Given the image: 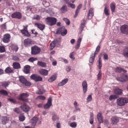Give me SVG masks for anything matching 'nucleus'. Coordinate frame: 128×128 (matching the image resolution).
<instances>
[{
	"mask_svg": "<svg viewBox=\"0 0 128 128\" xmlns=\"http://www.w3.org/2000/svg\"><path fill=\"white\" fill-rule=\"evenodd\" d=\"M128 102V98L122 97L118 98L116 100V103L118 105L120 106H124L125 104Z\"/></svg>",
	"mask_w": 128,
	"mask_h": 128,
	"instance_id": "f257e3e1",
	"label": "nucleus"
},
{
	"mask_svg": "<svg viewBox=\"0 0 128 128\" xmlns=\"http://www.w3.org/2000/svg\"><path fill=\"white\" fill-rule=\"evenodd\" d=\"M56 21V19L52 17H48L46 20V24L50 26H52L55 24Z\"/></svg>",
	"mask_w": 128,
	"mask_h": 128,
	"instance_id": "f03ea898",
	"label": "nucleus"
},
{
	"mask_svg": "<svg viewBox=\"0 0 128 128\" xmlns=\"http://www.w3.org/2000/svg\"><path fill=\"white\" fill-rule=\"evenodd\" d=\"M41 50L40 48L36 46H32L31 48V54L33 55H36L39 54Z\"/></svg>",
	"mask_w": 128,
	"mask_h": 128,
	"instance_id": "7ed1b4c3",
	"label": "nucleus"
},
{
	"mask_svg": "<svg viewBox=\"0 0 128 128\" xmlns=\"http://www.w3.org/2000/svg\"><path fill=\"white\" fill-rule=\"evenodd\" d=\"M19 81L22 86H28L31 85L30 83L28 82L23 76H19Z\"/></svg>",
	"mask_w": 128,
	"mask_h": 128,
	"instance_id": "20e7f679",
	"label": "nucleus"
},
{
	"mask_svg": "<svg viewBox=\"0 0 128 128\" xmlns=\"http://www.w3.org/2000/svg\"><path fill=\"white\" fill-rule=\"evenodd\" d=\"M29 96L28 94L26 93H23L21 94L19 97V99L21 101L25 102L28 101V99L27 98Z\"/></svg>",
	"mask_w": 128,
	"mask_h": 128,
	"instance_id": "39448f33",
	"label": "nucleus"
},
{
	"mask_svg": "<svg viewBox=\"0 0 128 128\" xmlns=\"http://www.w3.org/2000/svg\"><path fill=\"white\" fill-rule=\"evenodd\" d=\"M30 78L31 79L34 80L36 82L40 81L42 80V77L36 74H32L30 76Z\"/></svg>",
	"mask_w": 128,
	"mask_h": 128,
	"instance_id": "423d86ee",
	"label": "nucleus"
},
{
	"mask_svg": "<svg viewBox=\"0 0 128 128\" xmlns=\"http://www.w3.org/2000/svg\"><path fill=\"white\" fill-rule=\"evenodd\" d=\"M33 44L32 40L29 38L25 39L24 42V46L28 47L32 46Z\"/></svg>",
	"mask_w": 128,
	"mask_h": 128,
	"instance_id": "0eeeda50",
	"label": "nucleus"
},
{
	"mask_svg": "<svg viewBox=\"0 0 128 128\" xmlns=\"http://www.w3.org/2000/svg\"><path fill=\"white\" fill-rule=\"evenodd\" d=\"M67 32V30L64 26L59 28L57 32V33L60 34L62 36L66 34Z\"/></svg>",
	"mask_w": 128,
	"mask_h": 128,
	"instance_id": "6e6552de",
	"label": "nucleus"
},
{
	"mask_svg": "<svg viewBox=\"0 0 128 128\" xmlns=\"http://www.w3.org/2000/svg\"><path fill=\"white\" fill-rule=\"evenodd\" d=\"M28 27V25L26 26H23L24 29L22 30H20L21 32L25 36L27 37L30 36V34L29 33L27 29V28Z\"/></svg>",
	"mask_w": 128,
	"mask_h": 128,
	"instance_id": "1a4fd4ad",
	"label": "nucleus"
},
{
	"mask_svg": "<svg viewBox=\"0 0 128 128\" xmlns=\"http://www.w3.org/2000/svg\"><path fill=\"white\" fill-rule=\"evenodd\" d=\"M10 38V34H6L3 37L2 40L4 43H8L9 42Z\"/></svg>",
	"mask_w": 128,
	"mask_h": 128,
	"instance_id": "9d476101",
	"label": "nucleus"
},
{
	"mask_svg": "<svg viewBox=\"0 0 128 128\" xmlns=\"http://www.w3.org/2000/svg\"><path fill=\"white\" fill-rule=\"evenodd\" d=\"M52 98L49 97L47 103L44 105V108L45 109L49 108L52 105Z\"/></svg>",
	"mask_w": 128,
	"mask_h": 128,
	"instance_id": "9b49d317",
	"label": "nucleus"
},
{
	"mask_svg": "<svg viewBox=\"0 0 128 128\" xmlns=\"http://www.w3.org/2000/svg\"><path fill=\"white\" fill-rule=\"evenodd\" d=\"M21 14L19 12H17L12 14L11 15V17L12 18H16L20 19L22 17Z\"/></svg>",
	"mask_w": 128,
	"mask_h": 128,
	"instance_id": "f8f14e48",
	"label": "nucleus"
},
{
	"mask_svg": "<svg viewBox=\"0 0 128 128\" xmlns=\"http://www.w3.org/2000/svg\"><path fill=\"white\" fill-rule=\"evenodd\" d=\"M20 108L22 110L25 112H28L29 110V107L25 103H24L22 104L20 107Z\"/></svg>",
	"mask_w": 128,
	"mask_h": 128,
	"instance_id": "ddd939ff",
	"label": "nucleus"
},
{
	"mask_svg": "<svg viewBox=\"0 0 128 128\" xmlns=\"http://www.w3.org/2000/svg\"><path fill=\"white\" fill-rule=\"evenodd\" d=\"M127 75H128L123 74L121 76V78H117L116 79L117 80L121 82H124L126 79L127 80Z\"/></svg>",
	"mask_w": 128,
	"mask_h": 128,
	"instance_id": "4468645a",
	"label": "nucleus"
},
{
	"mask_svg": "<svg viewBox=\"0 0 128 128\" xmlns=\"http://www.w3.org/2000/svg\"><path fill=\"white\" fill-rule=\"evenodd\" d=\"M121 31L124 33H126L128 34V26L124 25L122 26Z\"/></svg>",
	"mask_w": 128,
	"mask_h": 128,
	"instance_id": "2eb2a0df",
	"label": "nucleus"
},
{
	"mask_svg": "<svg viewBox=\"0 0 128 128\" xmlns=\"http://www.w3.org/2000/svg\"><path fill=\"white\" fill-rule=\"evenodd\" d=\"M2 124L4 125H5L9 120V119L8 117L6 116H2L1 119Z\"/></svg>",
	"mask_w": 128,
	"mask_h": 128,
	"instance_id": "dca6fc26",
	"label": "nucleus"
},
{
	"mask_svg": "<svg viewBox=\"0 0 128 128\" xmlns=\"http://www.w3.org/2000/svg\"><path fill=\"white\" fill-rule=\"evenodd\" d=\"M83 92L84 94H85L87 90V84L86 81H83L82 83Z\"/></svg>",
	"mask_w": 128,
	"mask_h": 128,
	"instance_id": "f3484780",
	"label": "nucleus"
},
{
	"mask_svg": "<svg viewBox=\"0 0 128 128\" xmlns=\"http://www.w3.org/2000/svg\"><path fill=\"white\" fill-rule=\"evenodd\" d=\"M97 118L98 122L100 123H103V117L102 116V114L100 112H99L97 115Z\"/></svg>",
	"mask_w": 128,
	"mask_h": 128,
	"instance_id": "a211bd4d",
	"label": "nucleus"
},
{
	"mask_svg": "<svg viewBox=\"0 0 128 128\" xmlns=\"http://www.w3.org/2000/svg\"><path fill=\"white\" fill-rule=\"evenodd\" d=\"M94 9L92 8L90 9L89 13L88 15V20L91 19L94 15Z\"/></svg>",
	"mask_w": 128,
	"mask_h": 128,
	"instance_id": "6ab92c4d",
	"label": "nucleus"
},
{
	"mask_svg": "<svg viewBox=\"0 0 128 128\" xmlns=\"http://www.w3.org/2000/svg\"><path fill=\"white\" fill-rule=\"evenodd\" d=\"M111 122L112 124H116L118 123L119 120L118 118L116 116L112 117L110 119Z\"/></svg>",
	"mask_w": 128,
	"mask_h": 128,
	"instance_id": "aec40b11",
	"label": "nucleus"
},
{
	"mask_svg": "<svg viewBox=\"0 0 128 128\" xmlns=\"http://www.w3.org/2000/svg\"><path fill=\"white\" fill-rule=\"evenodd\" d=\"M35 26L37 27L40 30H42L45 28V26L44 25L38 23H35L34 24Z\"/></svg>",
	"mask_w": 128,
	"mask_h": 128,
	"instance_id": "412c9836",
	"label": "nucleus"
},
{
	"mask_svg": "<svg viewBox=\"0 0 128 128\" xmlns=\"http://www.w3.org/2000/svg\"><path fill=\"white\" fill-rule=\"evenodd\" d=\"M122 55L125 57L128 58V46L125 47L123 50Z\"/></svg>",
	"mask_w": 128,
	"mask_h": 128,
	"instance_id": "4be33fe9",
	"label": "nucleus"
},
{
	"mask_svg": "<svg viewBox=\"0 0 128 128\" xmlns=\"http://www.w3.org/2000/svg\"><path fill=\"white\" fill-rule=\"evenodd\" d=\"M38 120V118L36 116L34 117L31 119V122L32 125L34 126L33 127H34L36 125Z\"/></svg>",
	"mask_w": 128,
	"mask_h": 128,
	"instance_id": "5701e85b",
	"label": "nucleus"
},
{
	"mask_svg": "<svg viewBox=\"0 0 128 128\" xmlns=\"http://www.w3.org/2000/svg\"><path fill=\"white\" fill-rule=\"evenodd\" d=\"M10 84V82L8 81H4L1 82H0L1 86L2 87L5 88H6V87L8 86V85Z\"/></svg>",
	"mask_w": 128,
	"mask_h": 128,
	"instance_id": "b1692460",
	"label": "nucleus"
},
{
	"mask_svg": "<svg viewBox=\"0 0 128 128\" xmlns=\"http://www.w3.org/2000/svg\"><path fill=\"white\" fill-rule=\"evenodd\" d=\"M30 69V67L29 66L26 65L24 67V72L26 74H28L29 73Z\"/></svg>",
	"mask_w": 128,
	"mask_h": 128,
	"instance_id": "393cba45",
	"label": "nucleus"
},
{
	"mask_svg": "<svg viewBox=\"0 0 128 128\" xmlns=\"http://www.w3.org/2000/svg\"><path fill=\"white\" fill-rule=\"evenodd\" d=\"M39 73L41 75L46 76L48 74V71L45 69H41L39 71Z\"/></svg>",
	"mask_w": 128,
	"mask_h": 128,
	"instance_id": "a878e982",
	"label": "nucleus"
},
{
	"mask_svg": "<svg viewBox=\"0 0 128 128\" xmlns=\"http://www.w3.org/2000/svg\"><path fill=\"white\" fill-rule=\"evenodd\" d=\"M68 79L66 78L63 80L62 82L58 84V86H61L64 85L66 84L68 81Z\"/></svg>",
	"mask_w": 128,
	"mask_h": 128,
	"instance_id": "bb28decb",
	"label": "nucleus"
},
{
	"mask_svg": "<svg viewBox=\"0 0 128 128\" xmlns=\"http://www.w3.org/2000/svg\"><path fill=\"white\" fill-rule=\"evenodd\" d=\"M116 72H123L124 73H125L127 72L126 70L120 67H116Z\"/></svg>",
	"mask_w": 128,
	"mask_h": 128,
	"instance_id": "cd10ccee",
	"label": "nucleus"
},
{
	"mask_svg": "<svg viewBox=\"0 0 128 128\" xmlns=\"http://www.w3.org/2000/svg\"><path fill=\"white\" fill-rule=\"evenodd\" d=\"M82 5V4H80L77 7L75 12V14L74 16V18H76L78 15V13L79 12L81 8Z\"/></svg>",
	"mask_w": 128,
	"mask_h": 128,
	"instance_id": "c85d7f7f",
	"label": "nucleus"
},
{
	"mask_svg": "<svg viewBox=\"0 0 128 128\" xmlns=\"http://www.w3.org/2000/svg\"><path fill=\"white\" fill-rule=\"evenodd\" d=\"M12 66L13 68L15 69H18L20 68V64L18 62H15L13 64Z\"/></svg>",
	"mask_w": 128,
	"mask_h": 128,
	"instance_id": "c756f323",
	"label": "nucleus"
},
{
	"mask_svg": "<svg viewBox=\"0 0 128 128\" xmlns=\"http://www.w3.org/2000/svg\"><path fill=\"white\" fill-rule=\"evenodd\" d=\"M14 70L11 69L10 67H7L5 70V72L8 74H10L14 72Z\"/></svg>",
	"mask_w": 128,
	"mask_h": 128,
	"instance_id": "7c9ffc66",
	"label": "nucleus"
},
{
	"mask_svg": "<svg viewBox=\"0 0 128 128\" xmlns=\"http://www.w3.org/2000/svg\"><path fill=\"white\" fill-rule=\"evenodd\" d=\"M81 41L82 39L81 38H79L78 39L77 41V44L75 47V48L76 50L78 49L79 48Z\"/></svg>",
	"mask_w": 128,
	"mask_h": 128,
	"instance_id": "2f4dec72",
	"label": "nucleus"
},
{
	"mask_svg": "<svg viewBox=\"0 0 128 128\" xmlns=\"http://www.w3.org/2000/svg\"><path fill=\"white\" fill-rule=\"evenodd\" d=\"M56 42L55 41H54L50 43V50L52 49L56 46Z\"/></svg>",
	"mask_w": 128,
	"mask_h": 128,
	"instance_id": "473e14b6",
	"label": "nucleus"
},
{
	"mask_svg": "<svg viewBox=\"0 0 128 128\" xmlns=\"http://www.w3.org/2000/svg\"><path fill=\"white\" fill-rule=\"evenodd\" d=\"M37 64L38 66H40L42 67H45L46 66V63L42 61H38L37 63Z\"/></svg>",
	"mask_w": 128,
	"mask_h": 128,
	"instance_id": "72a5a7b5",
	"label": "nucleus"
},
{
	"mask_svg": "<svg viewBox=\"0 0 128 128\" xmlns=\"http://www.w3.org/2000/svg\"><path fill=\"white\" fill-rule=\"evenodd\" d=\"M116 7L115 3L114 2H112L110 4V7L112 12H114Z\"/></svg>",
	"mask_w": 128,
	"mask_h": 128,
	"instance_id": "f704fd0d",
	"label": "nucleus"
},
{
	"mask_svg": "<svg viewBox=\"0 0 128 128\" xmlns=\"http://www.w3.org/2000/svg\"><path fill=\"white\" fill-rule=\"evenodd\" d=\"M23 114V113L20 114L19 117V120L21 122L25 120V117Z\"/></svg>",
	"mask_w": 128,
	"mask_h": 128,
	"instance_id": "c9c22d12",
	"label": "nucleus"
},
{
	"mask_svg": "<svg viewBox=\"0 0 128 128\" xmlns=\"http://www.w3.org/2000/svg\"><path fill=\"white\" fill-rule=\"evenodd\" d=\"M56 78V76L55 75L52 76L50 78L48 79V81L49 82H51L55 80Z\"/></svg>",
	"mask_w": 128,
	"mask_h": 128,
	"instance_id": "e433bc0d",
	"label": "nucleus"
},
{
	"mask_svg": "<svg viewBox=\"0 0 128 128\" xmlns=\"http://www.w3.org/2000/svg\"><path fill=\"white\" fill-rule=\"evenodd\" d=\"M96 55V54H93L92 55H91L89 60V62L90 63H92L94 61L95 59Z\"/></svg>",
	"mask_w": 128,
	"mask_h": 128,
	"instance_id": "4c0bfd02",
	"label": "nucleus"
},
{
	"mask_svg": "<svg viewBox=\"0 0 128 128\" xmlns=\"http://www.w3.org/2000/svg\"><path fill=\"white\" fill-rule=\"evenodd\" d=\"M114 93L117 94H121L122 93V90L118 88H116L115 89Z\"/></svg>",
	"mask_w": 128,
	"mask_h": 128,
	"instance_id": "58836bf2",
	"label": "nucleus"
},
{
	"mask_svg": "<svg viewBox=\"0 0 128 128\" xmlns=\"http://www.w3.org/2000/svg\"><path fill=\"white\" fill-rule=\"evenodd\" d=\"M67 7L65 5H64L62 6V7L60 8V10L62 13H64L67 11Z\"/></svg>",
	"mask_w": 128,
	"mask_h": 128,
	"instance_id": "ea45409f",
	"label": "nucleus"
},
{
	"mask_svg": "<svg viewBox=\"0 0 128 128\" xmlns=\"http://www.w3.org/2000/svg\"><path fill=\"white\" fill-rule=\"evenodd\" d=\"M12 49L14 51L16 52L18 49V47L16 45H12L11 46Z\"/></svg>",
	"mask_w": 128,
	"mask_h": 128,
	"instance_id": "a19ab883",
	"label": "nucleus"
},
{
	"mask_svg": "<svg viewBox=\"0 0 128 128\" xmlns=\"http://www.w3.org/2000/svg\"><path fill=\"white\" fill-rule=\"evenodd\" d=\"M0 93L1 94H2L6 96L8 95L7 92L6 90H0Z\"/></svg>",
	"mask_w": 128,
	"mask_h": 128,
	"instance_id": "79ce46f5",
	"label": "nucleus"
},
{
	"mask_svg": "<svg viewBox=\"0 0 128 128\" xmlns=\"http://www.w3.org/2000/svg\"><path fill=\"white\" fill-rule=\"evenodd\" d=\"M37 60V58L32 57L29 58L28 61L31 62H33L34 61Z\"/></svg>",
	"mask_w": 128,
	"mask_h": 128,
	"instance_id": "37998d69",
	"label": "nucleus"
},
{
	"mask_svg": "<svg viewBox=\"0 0 128 128\" xmlns=\"http://www.w3.org/2000/svg\"><path fill=\"white\" fill-rule=\"evenodd\" d=\"M77 124L75 122H72L70 124V126L72 128H75L77 126Z\"/></svg>",
	"mask_w": 128,
	"mask_h": 128,
	"instance_id": "c03bdc74",
	"label": "nucleus"
},
{
	"mask_svg": "<svg viewBox=\"0 0 128 128\" xmlns=\"http://www.w3.org/2000/svg\"><path fill=\"white\" fill-rule=\"evenodd\" d=\"M99 64L98 65V68L99 69H101L102 67V62L101 58L100 57L98 61Z\"/></svg>",
	"mask_w": 128,
	"mask_h": 128,
	"instance_id": "a18cd8bd",
	"label": "nucleus"
},
{
	"mask_svg": "<svg viewBox=\"0 0 128 128\" xmlns=\"http://www.w3.org/2000/svg\"><path fill=\"white\" fill-rule=\"evenodd\" d=\"M100 49V46H98L96 47L95 52L94 54H98V52L99 51Z\"/></svg>",
	"mask_w": 128,
	"mask_h": 128,
	"instance_id": "49530a36",
	"label": "nucleus"
},
{
	"mask_svg": "<svg viewBox=\"0 0 128 128\" xmlns=\"http://www.w3.org/2000/svg\"><path fill=\"white\" fill-rule=\"evenodd\" d=\"M97 76L98 80H100L102 78V72L101 70L99 71V72Z\"/></svg>",
	"mask_w": 128,
	"mask_h": 128,
	"instance_id": "de8ad7c7",
	"label": "nucleus"
},
{
	"mask_svg": "<svg viewBox=\"0 0 128 128\" xmlns=\"http://www.w3.org/2000/svg\"><path fill=\"white\" fill-rule=\"evenodd\" d=\"M117 97L116 95H111L110 96L109 100H112L116 98Z\"/></svg>",
	"mask_w": 128,
	"mask_h": 128,
	"instance_id": "09e8293b",
	"label": "nucleus"
},
{
	"mask_svg": "<svg viewBox=\"0 0 128 128\" xmlns=\"http://www.w3.org/2000/svg\"><path fill=\"white\" fill-rule=\"evenodd\" d=\"M63 20L65 21L66 24L68 25L70 24V21L68 18H63Z\"/></svg>",
	"mask_w": 128,
	"mask_h": 128,
	"instance_id": "8fccbe9b",
	"label": "nucleus"
},
{
	"mask_svg": "<svg viewBox=\"0 0 128 128\" xmlns=\"http://www.w3.org/2000/svg\"><path fill=\"white\" fill-rule=\"evenodd\" d=\"M104 12L106 16H108L110 14L109 12L108 11V10L106 7H105L104 8Z\"/></svg>",
	"mask_w": 128,
	"mask_h": 128,
	"instance_id": "3c124183",
	"label": "nucleus"
},
{
	"mask_svg": "<svg viewBox=\"0 0 128 128\" xmlns=\"http://www.w3.org/2000/svg\"><path fill=\"white\" fill-rule=\"evenodd\" d=\"M58 116H56L55 114H54L53 115L52 117V120L54 121H55L56 120H58Z\"/></svg>",
	"mask_w": 128,
	"mask_h": 128,
	"instance_id": "603ef678",
	"label": "nucleus"
},
{
	"mask_svg": "<svg viewBox=\"0 0 128 128\" xmlns=\"http://www.w3.org/2000/svg\"><path fill=\"white\" fill-rule=\"evenodd\" d=\"M13 110L18 114H19L20 113V110L18 108H15L13 109Z\"/></svg>",
	"mask_w": 128,
	"mask_h": 128,
	"instance_id": "864d4df0",
	"label": "nucleus"
},
{
	"mask_svg": "<svg viewBox=\"0 0 128 128\" xmlns=\"http://www.w3.org/2000/svg\"><path fill=\"white\" fill-rule=\"evenodd\" d=\"M92 98L91 95H89L86 98L87 102H90L92 100Z\"/></svg>",
	"mask_w": 128,
	"mask_h": 128,
	"instance_id": "5fc2aeb1",
	"label": "nucleus"
},
{
	"mask_svg": "<svg viewBox=\"0 0 128 128\" xmlns=\"http://www.w3.org/2000/svg\"><path fill=\"white\" fill-rule=\"evenodd\" d=\"M5 51L4 47L3 46H0V52H4Z\"/></svg>",
	"mask_w": 128,
	"mask_h": 128,
	"instance_id": "6e6d98bb",
	"label": "nucleus"
},
{
	"mask_svg": "<svg viewBox=\"0 0 128 128\" xmlns=\"http://www.w3.org/2000/svg\"><path fill=\"white\" fill-rule=\"evenodd\" d=\"M103 55L104 59L108 60V56L107 54L104 52L103 54Z\"/></svg>",
	"mask_w": 128,
	"mask_h": 128,
	"instance_id": "4d7b16f0",
	"label": "nucleus"
},
{
	"mask_svg": "<svg viewBox=\"0 0 128 128\" xmlns=\"http://www.w3.org/2000/svg\"><path fill=\"white\" fill-rule=\"evenodd\" d=\"M8 100L10 102L14 103H16V101L15 100L13 99L12 98H10L8 99Z\"/></svg>",
	"mask_w": 128,
	"mask_h": 128,
	"instance_id": "13d9d810",
	"label": "nucleus"
},
{
	"mask_svg": "<svg viewBox=\"0 0 128 128\" xmlns=\"http://www.w3.org/2000/svg\"><path fill=\"white\" fill-rule=\"evenodd\" d=\"M68 6L71 7L72 8H75V6L74 4L71 3L68 4Z\"/></svg>",
	"mask_w": 128,
	"mask_h": 128,
	"instance_id": "bf43d9fd",
	"label": "nucleus"
},
{
	"mask_svg": "<svg viewBox=\"0 0 128 128\" xmlns=\"http://www.w3.org/2000/svg\"><path fill=\"white\" fill-rule=\"evenodd\" d=\"M38 98L42 100H44L46 98L45 97L42 96H38Z\"/></svg>",
	"mask_w": 128,
	"mask_h": 128,
	"instance_id": "052dcab7",
	"label": "nucleus"
},
{
	"mask_svg": "<svg viewBox=\"0 0 128 128\" xmlns=\"http://www.w3.org/2000/svg\"><path fill=\"white\" fill-rule=\"evenodd\" d=\"M34 19L36 20H39L40 18V16L38 15H36L35 16H34L33 18Z\"/></svg>",
	"mask_w": 128,
	"mask_h": 128,
	"instance_id": "680f3d73",
	"label": "nucleus"
},
{
	"mask_svg": "<svg viewBox=\"0 0 128 128\" xmlns=\"http://www.w3.org/2000/svg\"><path fill=\"white\" fill-rule=\"evenodd\" d=\"M12 59L13 60H19L18 57L16 56H13L12 57Z\"/></svg>",
	"mask_w": 128,
	"mask_h": 128,
	"instance_id": "e2e57ef3",
	"label": "nucleus"
},
{
	"mask_svg": "<svg viewBox=\"0 0 128 128\" xmlns=\"http://www.w3.org/2000/svg\"><path fill=\"white\" fill-rule=\"evenodd\" d=\"M73 52H71L70 54V58L72 60H74L75 59V58L73 56Z\"/></svg>",
	"mask_w": 128,
	"mask_h": 128,
	"instance_id": "0e129e2a",
	"label": "nucleus"
},
{
	"mask_svg": "<svg viewBox=\"0 0 128 128\" xmlns=\"http://www.w3.org/2000/svg\"><path fill=\"white\" fill-rule=\"evenodd\" d=\"M43 93V91L40 90L37 91L36 94H41Z\"/></svg>",
	"mask_w": 128,
	"mask_h": 128,
	"instance_id": "69168bd1",
	"label": "nucleus"
},
{
	"mask_svg": "<svg viewBox=\"0 0 128 128\" xmlns=\"http://www.w3.org/2000/svg\"><path fill=\"white\" fill-rule=\"evenodd\" d=\"M90 123L92 124L94 122V118H90L89 119Z\"/></svg>",
	"mask_w": 128,
	"mask_h": 128,
	"instance_id": "338daca9",
	"label": "nucleus"
},
{
	"mask_svg": "<svg viewBox=\"0 0 128 128\" xmlns=\"http://www.w3.org/2000/svg\"><path fill=\"white\" fill-rule=\"evenodd\" d=\"M31 32L32 34H34L36 35L38 34V33L35 31V30H32Z\"/></svg>",
	"mask_w": 128,
	"mask_h": 128,
	"instance_id": "774afa93",
	"label": "nucleus"
}]
</instances>
